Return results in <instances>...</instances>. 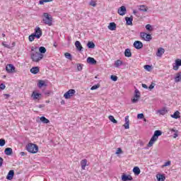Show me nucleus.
I'll use <instances>...</instances> for the list:
<instances>
[{
	"instance_id": "obj_1",
	"label": "nucleus",
	"mask_w": 181,
	"mask_h": 181,
	"mask_svg": "<svg viewBox=\"0 0 181 181\" xmlns=\"http://www.w3.org/2000/svg\"><path fill=\"white\" fill-rule=\"evenodd\" d=\"M37 49V48L35 47H31V59L33 62H35L36 63L40 62V60L43 59V54L36 52Z\"/></svg>"
},
{
	"instance_id": "obj_2",
	"label": "nucleus",
	"mask_w": 181,
	"mask_h": 181,
	"mask_svg": "<svg viewBox=\"0 0 181 181\" xmlns=\"http://www.w3.org/2000/svg\"><path fill=\"white\" fill-rule=\"evenodd\" d=\"M162 135V132L160 130H156L154 132L153 136L151 137V140L148 142V146L151 148V146H153V144L158 141V136H160Z\"/></svg>"
},
{
	"instance_id": "obj_3",
	"label": "nucleus",
	"mask_w": 181,
	"mask_h": 181,
	"mask_svg": "<svg viewBox=\"0 0 181 181\" xmlns=\"http://www.w3.org/2000/svg\"><path fill=\"white\" fill-rule=\"evenodd\" d=\"M25 148L30 153H37L39 152V146L33 143H29Z\"/></svg>"
},
{
	"instance_id": "obj_4",
	"label": "nucleus",
	"mask_w": 181,
	"mask_h": 181,
	"mask_svg": "<svg viewBox=\"0 0 181 181\" xmlns=\"http://www.w3.org/2000/svg\"><path fill=\"white\" fill-rule=\"evenodd\" d=\"M43 22L45 25H48V26H52L53 22V18L52 16L49 15L47 13H44Z\"/></svg>"
},
{
	"instance_id": "obj_5",
	"label": "nucleus",
	"mask_w": 181,
	"mask_h": 181,
	"mask_svg": "<svg viewBox=\"0 0 181 181\" xmlns=\"http://www.w3.org/2000/svg\"><path fill=\"white\" fill-rule=\"evenodd\" d=\"M31 98L34 101L39 103V101H40V100H42V94L39 93V92H37V90H34L31 95Z\"/></svg>"
},
{
	"instance_id": "obj_6",
	"label": "nucleus",
	"mask_w": 181,
	"mask_h": 181,
	"mask_svg": "<svg viewBox=\"0 0 181 181\" xmlns=\"http://www.w3.org/2000/svg\"><path fill=\"white\" fill-rule=\"evenodd\" d=\"M76 94V90L74 89H70L66 93H64V97L66 98V100H69L73 97Z\"/></svg>"
},
{
	"instance_id": "obj_7",
	"label": "nucleus",
	"mask_w": 181,
	"mask_h": 181,
	"mask_svg": "<svg viewBox=\"0 0 181 181\" xmlns=\"http://www.w3.org/2000/svg\"><path fill=\"white\" fill-rule=\"evenodd\" d=\"M140 37H141L143 40H146V42L152 40V36L151 35V34H146V33H141Z\"/></svg>"
},
{
	"instance_id": "obj_8",
	"label": "nucleus",
	"mask_w": 181,
	"mask_h": 181,
	"mask_svg": "<svg viewBox=\"0 0 181 181\" xmlns=\"http://www.w3.org/2000/svg\"><path fill=\"white\" fill-rule=\"evenodd\" d=\"M139 98H141V93H139L138 89H136L134 90V97L133 99H132V103H138Z\"/></svg>"
},
{
	"instance_id": "obj_9",
	"label": "nucleus",
	"mask_w": 181,
	"mask_h": 181,
	"mask_svg": "<svg viewBox=\"0 0 181 181\" xmlns=\"http://www.w3.org/2000/svg\"><path fill=\"white\" fill-rule=\"evenodd\" d=\"M181 66V59H177L175 60V63L173 64V70L177 71L179 70V67Z\"/></svg>"
},
{
	"instance_id": "obj_10",
	"label": "nucleus",
	"mask_w": 181,
	"mask_h": 181,
	"mask_svg": "<svg viewBox=\"0 0 181 181\" xmlns=\"http://www.w3.org/2000/svg\"><path fill=\"white\" fill-rule=\"evenodd\" d=\"M122 181H131V180H134V178L132 177V176H131V175H127L125 173H123L122 175Z\"/></svg>"
},
{
	"instance_id": "obj_11",
	"label": "nucleus",
	"mask_w": 181,
	"mask_h": 181,
	"mask_svg": "<svg viewBox=\"0 0 181 181\" xmlns=\"http://www.w3.org/2000/svg\"><path fill=\"white\" fill-rule=\"evenodd\" d=\"M117 13H119V15H120L121 16H124V15H125L127 13V8L124 6H121L118 11Z\"/></svg>"
},
{
	"instance_id": "obj_12",
	"label": "nucleus",
	"mask_w": 181,
	"mask_h": 181,
	"mask_svg": "<svg viewBox=\"0 0 181 181\" xmlns=\"http://www.w3.org/2000/svg\"><path fill=\"white\" fill-rule=\"evenodd\" d=\"M6 70L7 73H15V66L13 64H7Z\"/></svg>"
},
{
	"instance_id": "obj_13",
	"label": "nucleus",
	"mask_w": 181,
	"mask_h": 181,
	"mask_svg": "<svg viewBox=\"0 0 181 181\" xmlns=\"http://www.w3.org/2000/svg\"><path fill=\"white\" fill-rule=\"evenodd\" d=\"M34 35H35V37H37V39H40V37L42 36V30L40 29V28L36 27Z\"/></svg>"
},
{
	"instance_id": "obj_14",
	"label": "nucleus",
	"mask_w": 181,
	"mask_h": 181,
	"mask_svg": "<svg viewBox=\"0 0 181 181\" xmlns=\"http://www.w3.org/2000/svg\"><path fill=\"white\" fill-rule=\"evenodd\" d=\"M134 47L138 49H142V47H144V44H142V42L140 41H135L134 43Z\"/></svg>"
},
{
	"instance_id": "obj_15",
	"label": "nucleus",
	"mask_w": 181,
	"mask_h": 181,
	"mask_svg": "<svg viewBox=\"0 0 181 181\" xmlns=\"http://www.w3.org/2000/svg\"><path fill=\"white\" fill-rule=\"evenodd\" d=\"M163 53H165V49L160 47L156 52V56H158V57H162Z\"/></svg>"
},
{
	"instance_id": "obj_16",
	"label": "nucleus",
	"mask_w": 181,
	"mask_h": 181,
	"mask_svg": "<svg viewBox=\"0 0 181 181\" xmlns=\"http://www.w3.org/2000/svg\"><path fill=\"white\" fill-rule=\"evenodd\" d=\"M13 175H15L13 170H10L6 176V179L8 180H12L13 179Z\"/></svg>"
},
{
	"instance_id": "obj_17",
	"label": "nucleus",
	"mask_w": 181,
	"mask_h": 181,
	"mask_svg": "<svg viewBox=\"0 0 181 181\" xmlns=\"http://www.w3.org/2000/svg\"><path fill=\"white\" fill-rule=\"evenodd\" d=\"M87 163H88V160L87 159H83L81 161V169L83 170H86V166H87Z\"/></svg>"
},
{
	"instance_id": "obj_18",
	"label": "nucleus",
	"mask_w": 181,
	"mask_h": 181,
	"mask_svg": "<svg viewBox=\"0 0 181 181\" xmlns=\"http://www.w3.org/2000/svg\"><path fill=\"white\" fill-rule=\"evenodd\" d=\"M46 82L43 80H39L37 83V87L42 88V87H46Z\"/></svg>"
},
{
	"instance_id": "obj_19",
	"label": "nucleus",
	"mask_w": 181,
	"mask_h": 181,
	"mask_svg": "<svg viewBox=\"0 0 181 181\" xmlns=\"http://www.w3.org/2000/svg\"><path fill=\"white\" fill-rule=\"evenodd\" d=\"M87 62L89 64H97V61L93 57H88Z\"/></svg>"
},
{
	"instance_id": "obj_20",
	"label": "nucleus",
	"mask_w": 181,
	"mask_h": 181,
	"mask_svg": "<svg viewBox=\"0 0 181 181\" xmlns=\"http://www.w3.org/2000/svg\"><path fill=\"white\" fill-rule=\"evenodd\" d=\"M108 29H110V30H115L117 29V24H115V23H110L108 25Z\"/></svg>"
},
{
	"instance_id": "obj_21",
	"label": "nucleus",
	"mask_w": 181,
	"mask_h": 181,
	"mask_svg": "<svg viewBox=\"0 0 181 181\" xmlns=\"http://www.w3.org/2000/svg\"><path fill=\"white\" fill-rule=\"evenodd\" d=\"M175 83H179V81H181V72H178L175 74Z\"/></svg>"
},
{
	"instance_id": "obj_22",
	"label": "nucleus",
	"mask_w": 181,
	"mask_h": 181,
	"mask_svg": "<svg viewBox=\"0 0 181 181\" xmlns=\"http://www.w3.org/2000/svg\"><path fill=\"white\" fill-rule=\"evenodd\" d=\"M30 71L33 74H37V73H39L40 71V69L38 66H35V67H33L31 69H30Z\"/></svg>"
},
{
	"instance_id": "obj_23",
	"label": "nucleus",
	"mask_w": 181,
	"mask_h": 181,
	"mask_svg": "<svg viewBox=\"0 0 181 181\" xmlns=\"http://www.w3.org/2000/svg\"><path fill=\"white\" fill-rule=\"evenodd\" d=\"M75 46L78 50L81 51L83 49V46H81V43L79 41H76Z\"/></svg>"
},
{
	"instance_id": "obj_24",
	"label": "nucleus",
	"mask_w": 181,
	"mask_h": 181,
	"mask_svg": "<svg viewBox=\"0 0 181 181\" xmlns=\"http://www.w3.org/2000/svg\"><path fill=\"white\" fill-rule=\"evenodd\" d=\"M172 118H175L177 119V118H180V112L176 111L173 115H171Z\"/></svg>"
},
{
	"instance_id": "obj_25",
	"label": "nucleus",
	"mask_w": 181,
	"mask_h": 181,
	"mask_svg": "<svg viewBox=\"0 0 181 181\" xmlns=\"http://www.w3.org/2000/svg\"><path fill=\"white\" fill-rule=\"evenodd\" d=\"M157 180L158 181H165V175H162V174H157L156 175Z\"/></svg>"
},
{
	"instance_id": "obj_26",
	"label": "nucleus",
	"mask_w": 181,
	"mask_h": 181,
	"mask_svg": "<svg viewBox=\"0 0 181 181\" xmlns=\"http://www.w3.org/2000/svg\"><path fill=\"white\" fill-rule=\"evenodd\" d=\"M139 9L142 12H147L148 11V6L145 5H140Z\"/></svg>"
},
{
	"instance_id": "obj_27",
	"label": "nucleus",
	"mask_w": 181,
	"mask_h": 181,
	"mask_svg": "<svg viewBox=\"0 0 181 181\" xmlns=\"http://www.w3.org/2000/svg\"><path fill=\"white\" fill-rule=\"evenodd\" d=\"M133 20H134V18H132V16L125 18V21H126L127 25H132Z\"/></svg>"
},
{
	"instance_id": "obj_28",
	"label": "nucleus",
	"mask_w": 181,
	"mask_h": 181,
	"mask_svg": "<svg viewBox=\"0 0 181 181\" xmlns=\"http://www.w3.org/2000/svg\"><path fill=\"white\" fill-rule=\"evenodd\" d=\"M133 172H134V175L138 176V175H139V173H141V169H139V167H134L133 169Z\"/></svg>"
},
{
	"instance_id": "obj_29",
	"label": "nucleus",
	"mask_w": 181,
	"mask_h": 181,
	"mask_svg": "<svg viewBox=\"0 0 181 181\" xmlns=\"http://www.w3.org/2000/svg\"><path fill=\"white\" fill-rule=\"evenodd\" d=\"M124 54L126 57H131L132 56V54L131 53V49H127L124 52Z\"/></svg>"
},
{
	"instance_id": "obj_30",
	"label": "nucleus",
	"mask_w": 181,
	"mask_h": 181,
	"mask_svg": "<svg viewBox=\"0 0 181 181\" xmlns=\"http://www.w3.org/2000/svg\"><path fill=\"white\" fill-rule=\"evenodd\" d=\"M40 119L41 122H43V124H49V122H50V121L45 117H41Z\"/></svg>"
},
{
	"instance_id": "obj_31",
	"label": "nucleus",
	"mask_w": 181,
	"mask_h": 181,
	"mask_svg": "<svg viewBox=\"0 0 181 181\" xmlns=\"http://www.w3.org/2000/svg\"><path fill=\"white\" fill-rule=\"evenodd\" d=\"M87 46L89 49H94V47H95V44L91 41H89L87 44Z\"/></svg>"
},
{
	"instance_id": "obj_32",
	"label": "nucleus",
	"mask_w": 181,
	"mask_h": 181,
	"mask_svg": "<svg viewBox=\"0 0 181 181\" xmlns=\"http://www.w3.org/2000/svg\"><path fill=\"white\" fill-rule=\"evenodd\" d=\"M119 66H122V61L117 59L115 62V67H119Z\"/></svg>"
},
{
	"instance_id": "obj_33",
	"label": "nucleus",
	"mask_w": 181,
	"mask_h": 181,
	"mask_svg": "<svg viewBox=\"0 0 181 181\" xmlns=\"http://www.w3.org/2000/svg\"><path fill=\"white\" fill-rule=\"evenodd\" d=\"M6 155H12V148H6L4 151Z\"/></svg>"
},
{
	"instance_id": "obj_34",
	"label": "nucleus",
	"mask_w": 181,
	"mask_h": 181,
	"mask_svg": "<svg viewBox=\"0 0 181 181\" xmlns=\"http://www.w3.org/2000/svg\"><path fill=\"white\" fill-rule=\"evenodd\" d=\"M158 112L160 114V115H165V114H166L168 111L166 110V109L163 108L161 110H158Z\"/></svg>"
},
{
	"instance_id": "obj_35",
	"label": "nucleus",
	"mask_w": 181,
	"mask_h": 181,
	"mask_svg": "<svg viewBox=\"0 0 181 181\" xmlns=\"http://www.w3.org/2000/svg\"><path fill=\"white\" fill-rule=\"evenodd\" d=\"M109 119L111 121V122H113V124H117L118 122L112 115L109 116Z\"/></svg>"
},
{
	"instance_id": "obj_36",
	"label": "nucleus",
	"mask_w": 181,
	"mask_h": 181,
	"mask_svg": "<svg viewBox=\"0 0 181 181\" xmlns=\"http://www.w3.org/2000/svg\"><path fill=\"white\" fill-rule=\"evenodd\" d=\"M144 67L145 70H147V71H152V66L145 65Z\"/></svg>"
},
{
	"instance_id": "obj_37",
	"label": "nucleus",
	"mask_w": 181,
	"mask_h": 181,
	"mask_svg": "<svg viewBox=\"0 0 181 181\" xmlns=\"http://www.w3.org/2000/svg\"><path fill=\"white\" fill-rule=\"evenodd\" d=\"M39 50L41 54L42 53H46V48L45 47H40Z\"/></svg>"
},
{
	"instance_id": "obj_38",
	"label": "nucleus",
	"mask_w": 181,
	"mask_h": 181,
	"mask_svg": "<svg viewBox=\"0 0 181 181\" xmlns=\"http://www.w3.org/2000/svg\"><path fill=\"white\" fill-rule=\"evenodd\" d=\"M53 0H40L39 1L40 5H43L45 2H52Z\"/></svg>"
},
{
	"instance_id": "obj_39",
	"label": "nucleus",
	"mask_w": 181,
	"mask_h": 181,
	"mask_svg": "<svg viewBox=\"0 0 181 181\" xmlns=\"http://www.w3.org/2000/svg\"><path fill=\"white\" fill-rule=\"evenodd\" d=\"M35 37H36V35L35 34H32L29 36V40L30 42H33L35 40Z\"/></svg>"
},
{
	"instance_id": "obj_40",
	"label": "nucleus",
	"mask_w": 181,
	"mask_h": 181,
	"mask_svg": "<svg viewBox=\"0 0 181 181\" xmlns=\"http://www.w3.org/2000/svg\"><path fill=\"white\" fill-rule=\"evenodd\" d=\"M64 56L66 59H69V60H71V54L69 52H66L64 54Z\"/></svg>"
},
{
	"instance_id": "obj_41",
	"label": "nucleus",
	"mask_w": 181,
	"mask_h": 181,
	"mask_svg": "<svg viewBox=\"0 0 181 181\" xmlns=\"http://www.w3.org/2000/svg\"><path fill=\"white\" fill-rule=\"evenodd\" d=\"M111 80H112V81H117V80H118V76H115V75H112L110 76Z\"/></svg>"
},
{
	"instance_id": "obj_42",
	"label": "nucleus",
	"mask_w": 181,
	"mask_h": 181,
	"mask_svg": "<svg viewBox=\"0 0 181 181\" xmlns=\"http://www.w3.org/2000/svg\"><path fill=\"white\" fill-rule=\"evenodd\" d=\"M146 29L149 32H152V25H151L150 24L146 25Z\"/></svg>"
},
{
	"instance_id": "obj_43",
	"label": "nucleus",
	"mask_w": 181,
	"mask_h": 181,
	"mask_svg": "<svg viewBox=\"0 0 181 181\" xmlns=\"http://www.w3.org/2000/svg\"><path fill=\"white\" fill-rule=\"evenodd\" d=\"M171 162L170 160H168V162L165 163L164 165L161 166V168H166V166H170Z\"/></svg>"
},
{
	"instance_id": "obj_44",
	"label": "nucleus",
	"mask_w": 181,
	"mask_h": 181,
	"mask_svg": "<svg viewBox=\"0 0 181 181\" xmlns=\"http://www.w3.org/2000/svg\"><path fill=\"white\" fill-rule=\"evenodd\" d=\"M144 117H145V115H144V114H142V113L137 115L138 119H143V118H144Z\"/></svg>"
},
{
	"instance_id": "obj_45",
	"label": "nucleus",
	"mask_w": 181,
	"mask_h": 181,
	"mask_svg": "<svg viewBox=\"0 0 181 181\" xmlns=\"http://www.w3.org/2000/svg\"><path fill=\"white\" fill-rule=\"evenodd\" d=\"M97 88H100V85H99V84L93 86L90 88V90H97Z\"/></svg>"
},
{
	"instance_id": "obj_46",
	"label": "nucleus",
	"mask_w": 181,
	"mask_h": 181,
	"mask_svg": "<svg viewBox=\"0 0 181 181\" xmlns=\"http://www.w3.org/2000/svg\"><path fill=\"white\" fill-rule=\"evenodd\" d=\"M77 69L78 70V71H81V70H83V66H81V64H77Z\"/></svg>"
},
{
	"instance_id": "obj_47",
	"label": "nucleus",
	"mask_w": 181,
	"mask_h": 181,
	"mask_svg": "<svg viewBox=\"0 0 181 181\" xmlns=\"http://www.w3.org/2000/svg\"><path fill=\"white\" fill-rule=\"evenodd\" d=\"M119 153H122V149H121V148H118L116 151L117 155H119Z\"/></svg>"
},
{
	"instance_id": "obj_48",
	"label": "nucleus",
	"mask_w": 181,
	"mask_h": 181,
	"mask_svg": "<svg viewBox=\"0 0 181 181\" xmlns=\"http://www.w3.org/2000/svg\"><path fill=\"white\" fill-rule=\"evenodd\" d=\"M5 145V140L4 139H0V146H4Z\"/></svg>"
},
{
	"instance_id": "obj_49",
	"label": "nucleus",
	"mask_w": 181,
	"mask_h": 181,
	"mask_svg": "<svg viewBox=\"0 0 181 181\" xmlns=\"http://www.w3.org/2000/svg\"><path fill=\"white\" fill-rule=\"evenodd\" d=\"M125 129H129V123H126L123 125Z\"/></svg>"
},
{
	"instance_id": "obj_50",
	"label": "nucleus",
	"mask_w": 181,
	"mask_h": 181,
	"mask_svg": "<svg viewBox=\"0 0 181 181\" xmlns=\"http://www.w3.org/2000/svg\"><path fill=\"white\" fill-rule=\"evenodd\" d=\"M154 87H155V83H151V84L150 85L148 88H149V90H153V88H154Z\"/></svg>"
},
{
	"instance_id": "obj_51",
	"label": "nucleus",
	"mask_w": 181,
	"mask_h": 181,
	"mask_svg": "<svg viewBox=\"0 0 181 181\" xmlns=\"http://www.w3.org/2000/svg\"><path fill=\"white\" fill-rule=\"evenodd\" d=\"M125 122L129 124V116L125 117Z\"/></svg>"
},
{
	"instance_id": "obj_52",
	"label": "nucleus",
	"mask_w": 181,
	"mask_h": 181,
	"mask_svg": "<svg viewBox=\"0 0 181 181\" xmlns=\"http://www.w3.org/2000/svg\"><path fill=\"white\" fill-rule=\"evenodd\" d=\"M2 163H4V158L0 157V168L2 166Z\"/></svg>"
},
{
	"instance_id": "obj_53",
	"label": "nucleus",
	"mask_w": 181,
	"mask_h": 181,
	"mask_svg": "<svg viewBox=\"0 0 181 181\" xmlns=\"http://www.w3.org/2000/svg\"><path fill=\"white\" fill-rule=\"evenodd\" d=\"M0 88H1V90H4L5 86L4 85V83H1V84L0 85Z\"/></svg>"
},
{
	"instance_id": "obj_54",
	"label": "nucleus",
	"mask_w": 181,
	"mask_h": 181,
	"mask_svg": "<svg viewBox=\"0 0 181 181\" xmlns=\"http://www.w3.org/2000/svg\"><path fill=\"white\" fill-rule=\"evenodd\" d=\"M90 5H91V6H95V5H97V4H95V1H91Z\"/></svg>"
},
{
	"instance_id": "obj_55",
	"label": "nucleus",
	"mask_w": 181,
	"mask_h": 181,
	"mask_svg": "<svg viewBox=\"0 0 181 181\" xmlns=\"http://www.w3.org/2000/svg\"><path fill=\"white\" fill-rule=\"evenodd\" d=\"M142 87L143 88H148V86H146L145 83H142Z\"/></svg>"
},
{
	"instance_id": "obj_56",
	"label": "nucleus",
	"mask_w": 181,
	"mask_h": 181,
	"mask_svg": "<svg viewBox=\"0 0 181 181\" xmlns=\"http://www.w3.org/2000/svg\"><path fill=\"white\" fill-rule=\"evenodd\" d=\"M20 154L21 155V156H25L26 153L22 151V152L20 153Z\"/></svg>"
},
{
	"instance_id": "obj_57",
	"label": "nucleus",
	"mask_w": 181,
	"mask_h": 181,
	"mask_svg": "<svg viewBox=\"0 0 181 181\" xmlns=\"http://www.w3.org/2000/svg\"><path fill=\"white\" fill-rule=\"evenodd\" d=\"M2 45L4 47H8V45L5 44V42H2Z\"/></svg>"
},
{
	"instance_id": "obj_58",
	"label": "nucleus",
	"mask_w": 181,
	"mask_h": 181,
	"mask_svg": "<svg viewBox=\"0 0 181 181\" xmlns=\"http://www.w3.org/2000/svg\"><path fill=\"white\" fill-rule=\"evenodd\" d=\"M133 13L134 15H136L138 13V11L136 10H134Z\"/></svg>"
},
{
	"instance_id": "obj_59",
	"label": "nucleus",
	"mask_w": 181,
	"mask_h": 181,
	"mask_svg": "<svg viewBox=\"0 0 181 181\" xmlns=\"http://www.w3.org/2000/svg\"><path fill=\"white\" fill-rule=\"evenodd\" d=\"M177 132H175V134H174V138H177Z\"/></svg>"
},
{
	"instance_id": "obj_60",
	"label": "nucleus",
	"mask_w": 181,
	"mask_h": 181,
	"mask_svg": "<svg viewBox=\"0 0 181 181\" xmlns=\"http://www.w3.org/2000/svg\"><path fill=\"white\" fill-rule=\"evenodd\" d=\"M171 132H177V130H175V129H172Z\"/></svg>"
},
{
	"instance_id": "obj_61",
	"label": "nucleus",
	"mask_w": 181,
	"mask_h": 181,
	"mask_svg": "<svg viewBox=\"0 0 181 181\" xmlns=\"http://www.w3.org/2000/svg\"><path fill=\"white\" fill-rule=\"evenodd\" d=\"M54 47H57V43L55 42V43L54 44Z\"/></svg>"
},
{
	"instance_id": "obj_62",
	"label": "nucleus",
	"mask_w": 181,
	"mask_h": 181,
	"mask_svg": "<svg viewBox=\"0 0 181 181\" xmlns=\"http://www.w3.org/2000/svg\"><path fill=\"white\" fill-rule=\"evenodd\" d=\"M5 36H6L5 34L3 33V34H2V37H5Z\"/></svg>"
},
{
	"instance_id": "obj_63",
	"label": "nucleus",
	"mask_w": 181,
	"mask_h": 181,
	"mask_svg": "<svg viewBox=\"0 0 181 181\" xmlns=\"http://www.w3.org/2000/svg\"><path fill=\"white\" fill-rule=\"evenodd\" d=\"M6 96V98H8V97H9V95H5Z\"/></svg>"
},
{
	"instance_id": "obj_64",
	"label": "nucleus",
	"mask_w": 181,
	"mask_h": 181,
	"mask_svg": "<svg viewBox=\"0 0 181 181\" xmlns=\"http://www.w3.org/2000/svg\"><path fill=\"white\" fill-rule=\"evenodd\" d=\"M144 122H146V119L145 118H144Z\"/></svg>"
}]
</instances>
